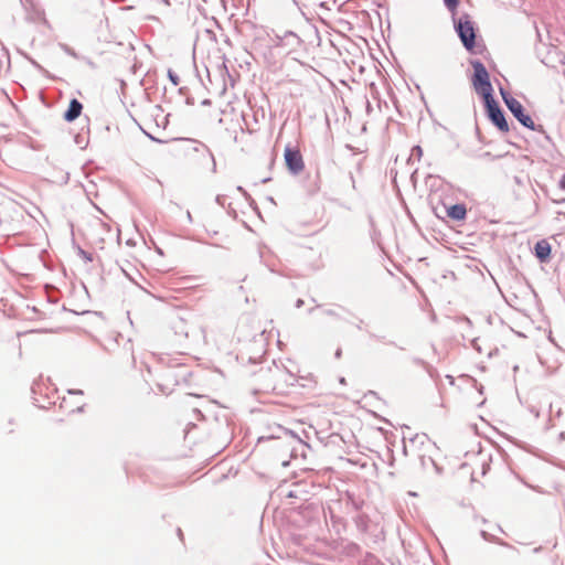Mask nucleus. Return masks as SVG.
<instances>
[{"label":"nucleus","mask_w":565,"mask_h":565,"mask_svg":"<svg viewBox=\"0 0 565 565\" xmlns=\"http://www.w3.org/2000/svg\"><path fill=\"white\" fill-rule=\"evenodd\" d=\"M447 215L456 221H462L466 218L467 209L465 204H455L447 209Z\"/></svg>","instance_id":"6e6552de"},{"label":"nucleus","mask_w":565,"mask_h":565,"mask_svg":"<svg viewBox=\"0 0 565 565\" xmlns=\"http://www.w3.org/2000/svg\"><path fill=\"white\" fill-rule=\"evenodd\" d=\"M473 87L483 99L492 97V85L490 83L489 73L484 65L480 62L473 63Z\"/></svg>","instance_id":"f257e3e1"},{"label":"nucleus","mask_w":565,"mask_h":565,"mask_svg":"<svg viewBox=\"0 0 565 565\" xmlns=\"http://www.w3.org/2000/svg\"><path fill=\"white\" fill-rule=\"evenodd\" d=\"M531 127H532V130H535V129H536V128H535V124H534V121H533V120H532Z\"/></svg>","instance_id":"f8f14e48"},{"label":"nucleus","mask_w":565,"mask_h":565,"mask_svg":"<svg viewBox=\"0 0 565 565\" xmlns=\"http://www.w3.org/2000/svg\"><path fill=\"white\" fill-rule=\"evenodd\" d=\"M284 158L287 169L298 174L303 171L305 162L300 150L297 147L287 146L284 151Z\"/></svg>","instance_id":"f03ea898"},{"label":"nucleus","mask_w":565,"mask_h":565,"mask_svg":"<svg viewBox=\"0 0 565 565\" xmlns=\"http://www.w3.org/2000/svg\"><path fill=\"white\" fill-rule=\"evenodd\" d=\"M457 30L463 45L472 50L476 44V34L472 23L469 20H459Z\"/></svg>","instance_id":"7ed1b4c3"},{"label":"nucleus","mask_w":565,"mask_h":565,"mask_svg":"<svg viewBox=\"0 0 565 565\" xmlns=\"http://www.w3.org/2000/svg\"><path fill=\"white\" fill-rule=\"evenodd\" d=\"M447 8L451 11L456 10L459 3V0H444Z\"/></svg>","instance_id":"1a4fd4ad"},{"label":"nucleus","mask_w":565,"mask_h":565,"mask_svg":"<svg viewBox=\"0 0 565 565\" xmlns=\"http://www.w3.org/2000/svg\"><path fill=\"white\" fill-rule=\"evenodd\" d=\"M552 247L547 239H541L536 242L534 246L535 257L542 264H547L551 260Z\"/></svg>","instance_id":"423d86ee"},{"label":"nucleus","mask_w":565,"mask_h":565,"mask_svg":"<svg viewBox=\"0 0 565 565\" xmlns=\"http://www.w3.org/2000/svg\"><path fill=\"white\" fill-rule=\"evenodd\" d=\"M558 188L563 191H565V172L563 173V175L561 177V179L558 180Z\"/></svg>","instance_id":"9d476101"},{"label":"nucleus","mask_w":565,"mask_h":565,"mask_svg":"<svg viewBox=\"0 0 565 565\" xmlns=\"http://www.w3.org/2000/svg\"><path fill=\"white\" fill-rule=\"evenodd\" d=\"M504 102L508 108L514 114V116L526 127H530V117L523 114V107L519 100L514 97L503 95Z\"/></svg>","instance_id":"39448f33"},{"label":"nucleus","mask_w":565,"mask_h":565,"mask_svg":"<svg viewBox=\"0 0 565 565\" xmlns=\"http://www.w3.org/2000/svg\"><path fill=\"white\" fill-rule=\"evenodd\" d=\"M83 110V105L77 99H72L68 109L64 113L63 118L67 122H72L77 119Z\"/></svg>","instance_id":"0eeeda50"},{"label":"nucleus","mask_w":565,"mask_h":565,"mask_svg":"<svg viewBox=\"0 0 565 565\" xmlns=\"http://www.w3.org/2000/svg\"><path fill=\"white\" fill-rule=\"evenodd\" d=\"M559 63H561L562 65H565V54L559 58Z\"/></svg>","instance_id":"9b49d317"},{"label":"nucleus","mask_w":565,"mask_h":565,"mask_svg":"<svg viewBox=\"0 0 565 565\" xmlns=\"http://www.w3.org/2000/svg\"><path fill=\"white\" fill-rule=\"evenodd\" d=\"M484 103H486V106L488 108V113H489V116H490L491 120L501 130L507 131L508 130V124H507V121L504 119V116H503L501 109L499 108V106L497 105L495 100L493 99V97L486 98Z\"/></svg>","instance_id":"20e7f679"}]
</instances>
